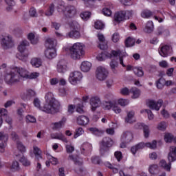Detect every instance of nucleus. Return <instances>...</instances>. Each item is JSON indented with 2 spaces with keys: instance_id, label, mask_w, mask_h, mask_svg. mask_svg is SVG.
I'll return each mask as SVG.
<instances>
[{
  "instance_id": "31",
  "label": "nucleus",
  "mask_w": 176,
  "mask_h": 176,
  "mask_svg": "<svg viewBox=\"0 0 176 176\" xmlns=\"http://www.w3.org/2000/svg\"><path fill=\"white\" fill-rule=\"evenodd\" d=\"M68 160H72L76 166H82V164H83V160L82 159L75 157L72 155H69Z\"/></svg>"
},
{
  "instance_id": "61",
  "label": "nucleus",
  "mask_w": 176,
  "mask_h": 176,
  "mask_svg": "<svg viewBox=\"0 0 176 176\" xmlns=\"http://www.w3.org/2000/svg\"><path fill=\"white\" fill-rule=\"evenodd\" d=\"M91 162L94 164H100L101 163V160L100 157L94 156L91 157Z\"/></svg>"
},
{
  "instance_id": "22",
  "label": "nucleus",
  "mask_w": 176,
  "mask_h": 176,
  "mask_svg": "<svg viewBox=\"0 0 176 176\" xmlns=\"http://www.w3.org/2000/svg\"><path fill=\"white\" fill-rule=\"evenodd\" d=\"M45 56L49 60L54 58V57L57 56V54L56 53V48H47L45 52Z\"/></svg>"
},
{
  "instance_id": "8",
  "label": "nucleus",
  "mask_w": 176,
  "mask_h": 176,
  "mask_svg": "<svg viewBox=\"0 0 176 176\" xmlns=\"http://www.w3.org/2000/svg\"><path fill=\"white\" fill-rule=\"evenodd\" d=\"M96 76L98 80L102 82L103 80H105L107 78H108V71L107 69H105V67L99 66L96 69Z\"/></svg>"
},
{
  "instance_id": "2",
  "label": "nucleus",
  "mask_w": 176,
  "mask_h": 176,
  "mask_svg": "<svg viewBox=\"0 0 176 176\" xmlns=\"http://www.w3.org/2000/svg\"><path fill=\"white\" fill-rule=\"evenodd\" d=\"M29 72L23 67H15L10 72L5 76V81L8 85H12L13 83H19L20 82V78L23 79H28Z\"/></svg>"
},
{
  "instance_id": "51",
  "label": "nucleus",
  "mask_w": 176,
  "mask_h": 176,
  "mask_svg": "<svg viewBox=\"0 0 176 176\" xmlns=\"http://www.w3.org/2000/svg\"><path fill=\"white\" fill-rule=\"evenodd\" d=\"M12 170H14V171H19L20 170V165L19 164V162L14 161L11 166Z\"/></svg>"
},
{
  "instance_id": "36",
  "label": "nucleus",
  "mask_w": 176,
  "mask_h": 176,
  "mask_svg": "<svg viewBox=\"0 0 176 176\" xmlns=\"http://www.w3.org/2000/svg\"><path fill=\"white\" fill-rule=\"evenodd\" d=\"M35 91L32 89H29L28 90L26 97L23 98V100H24V101H28V100L31 99V97H35Z\"/></svg>"
},
{
  "instance_id": "53",
  "label": "nucleus",
  "mask_w": 176,
  "mask_h": 176,
  "mask_svg": "<svg viewBox=\"0 0 176 176\" xmlns=\"http://www.w3.org/2000/svg\"><path fill=\"white\" fill-rule=\"evenodd\" d=\"M16 148L20 151V152H25V146L21 143L20 141H17L16 142Z\"/></svg>"
},
{
  "instance_id": "47",
  "label": "nucleus",
  "mask_w": 176,
  "mask_h": 176,
  "mask_svg": "<svg viewBox=\"0 0 176 176\" xmlns=\"http://www.w3.org/2000/svg\"><path fill=\"white\" fill-rule=\"evenodd\" d=\"M83 133H85V131H83L82 127L77 128L75 131L74 138H78V137L82 135Z\"/></svg>"
},
{
  "instance_id": "11",
  "label": "nucleus",
  "mask_w": 176,
  "mask_h": 176,
  "mask_svg": "<svg viewBox=\"0 0 176 176\" xmlns=\"http://www.w3.org/2000/svg\"><path fill=\"white\" fill-rule=\"evenodd\" d=\"M90 105L91 107V111H96V109H97V108H98L101 105V99H100V97H91L90 99Z\"/></svg>"
},
{
  "instance_id": "58",
  "label": "nucleus",
  "mask_w": 176,
  "mask_h": 176,
  "mask_svg": "<svg viewBox=\"0 0 176 176\" xmlns=\"http://www.w3.org/2000/svg\"><path fill=\"white\" fill-rule=\"evenodd\" d=\"M34 153L36 156V157H42L41 156V154L42 153V151H41V149H39V148L36 147V146H34Z\"/></svg>"
},
{
  "instance_id": "37",
  "label": "nucleus",
  "mask_w": 176,
  "mask_h": 176,
  "mask_svg": "<svg viewBox=\"0 0 176 176\" xmlns=\"http://www.w3.org/2000/svg\"><path fill=\"white\" fill-rule=\"evenodd\" d=\"M157 89H163L166 86V80L164 78H160L156 82Z\"/></svg>"
},
{
  "instance_id": "30",
  "label": "nucleus",
  "mask_w": 176,
  "mask_h": 176,
  "mask_svg": "<svg viewBox=\"0 0 176 176\" xmlns=\"http://www.w3.org/2000/svg\"><path fill=\"white\" fill-rule=\"evenodd\" d=\"M144 31L146 34H152V32H153V22L152 21H149L146 23Z\"/></svg>"
},
{
  "instance_id": "32",
  "label": "nucleus",
  "mask_w": 176,
  "mask_h": 176,
  "mask_svg": "<svg viewBox=\"0 0 176 176\" xmlns=\"http://www.w3.org/2000/svg\"><path fill=\"white\" fill-rule=\"evenodd\" d=\"M164 32H166V35H170V31H168V30H166L162 26H160L157 28L156 35L160 36V35H163Z\"/></svg>"
},
{
  "instance_id": "3",
  "label": "nucleus",
  "mask_w": 176,
  "mask_h": 176,
  "mask_svg": "<svg viewBox=\"0 0 176 176\" xmlns=\"http://www.w3.org/2000/svg\"><path fill=\"white\" fill-rule=\"evenodd\" d=\"M69 53L73 60H79L85 56V47L81 43H76L70 47Z\"/></svg>"
},
{
  "instance_id": "23",
  "label": "nucleus",
  "mask_w": 176,
  "mask_h": 176,
  "mask_svg": "<svg viewBox=\"0 0 176 176\" xmlns=\"http://www.w3.org/2000/svg\"><path fill=\"white\" fill-rule=\"evenodd\" d=\"M66 38L79 39V38H80V32L79 30H71L69 32L66 34Z\"/></svg>"
},
{
  "instance_id": "24",
  "label": "nucleus",
  "mask_w": 176,
  "mask_h": 176,
  "mask_svg": "<svg viewBox=\"0 0 176 176\" xmlns=\"http://www.w3.org/2000/svg\"><path fill=\"white\" fill-rule=\"evenodd\" d=\"M51 138H52V140H60V141H63L66 144L68 143V140H67V138H65V136L63 135V133H52Z\"/></svg>"
},
{
  "instance_id": "55",
  "label": "nucleus",
  "mask_w": 176,
  "mask_h": 176,
  "mask_svg": "<svg viewBox=\"0 0 176 176\" xmlns=\"http://www.w3.org/2000/svg\"><path fill=\"white\" fill-rule=\"evenodd\" d=\"M167 127V124L166 122H161L157 125L158 130H161L162 131L166 130V128Z\"/></svg>"
},
{
  "instance_id": "35",
  "label": "nucleus",
  "mask_w": 176,
  "mask_h": 176,
  "mask_svg": "<svg viewBox=\"0 0 176 176\" xmlns=\"http://www.w3.org/2000/svg\"><path fill=\"white\" fill-rule=\"evenodd\" d=\"M16 58L21 60V61L25 62L28 60V55L27 54H24V52H19L16 54Z\"/></svg>"
},
{
  "instance_id": "5",
  "label": "nucleus",
  "mask_w": 176,
  "mask_h": 176,
  "mask_svg": "<svg viewBox=\"0 0 176 176\" xmlns=\"http://www.w3.org/2000/svg\"><path fill=\"white\" fill-rule=\"evenodd\" d=\"M157 144V142H156V140H153L151 143L148 142L145 144L144 142H140L135 146L131 147V151L132 152L133 155H135L138 151L144 149L145 146H146L147 148H150L151 149H156Z\"/></svg>"
},
{
  "instance_id": "13",
  "label": "nucleus",
  "mask_w": 176,
  "mask_h": 176,
  "mask_svg": "<svg viewBox=\"0 0 176 176\" xmlns=\"http://www.w3.org/2000/svg\"><path fill=\"white\" fill-rule=\"evenodd\" d=\"M135 129L140 130L143 129L145 138H148V137H149V126H148V125H145L144 123L138 122L135 125Z\"/></svg>"
},
{
  "instance_id": "12",
  "label": "nucleus",
  "mask_w": 176,
  "mask_h": 176,
  "mask_svg": "<svg viewBox=\"0 0 176 176\" xmlns=\"http://www.w3.org/2000/svg\"><path fill=\"white\" fill-rule=\"evenodd\" d=\"M163 105V100L159 99L157 102L155 100H150L148 102V107L151 109H155V111H159L162 106Z\"/></svg>"
},
{
  "instance_id": "56",
  "label": "nucleus",
  "mask_w": 176,
  "mask_h": 176,
  "mask_svg": "<svg viewBox=\"0 0 176 176\" xmlns=\"http://www.w3.org/2000/svg\"><path fill=\"white\" fill-rule=\"evenodd\" d=\"M76 112H78V113H85V110H83V102L77 104Z\"/></svg>"
},
{
  "instance_id": "27",
  "label": "nucleus",
  "mask_w": 176,
  "mask_h": 176,
  "mask_svg": "<svg viewBox=\"0 0 176 176\" xmlns=\"http://www.w3.org/2000/svg\"><path fill=\"white\" fill-rule=\"evenodd\" d=\"M81 153L86 155L89 152H91V144L89 143H84L80 147Z\"/></svg>"
},
{
  "instance_id": "6",
  "label": "nucleus",
  "mask_w": 176,
  "mask_h": 176,
  "mask_svg": "<svg viewBox=\"0 0 176 176\" xmlns=\"http://www.w3.org/2000/svg\"><path fill=\"white\" fill-rule=\"evenodd\" d=\"M113 145V140L109 137L103 138L101 141L100 152L101 155H104L108 151V148H111Z\"/></svg>"
},
{
  "instance_id": "26",
  "label": "nucleus",
  "mask_w": 176,
  "mask_h": 176,
  "mask_svg": "<svg viewBox=\"0 0 176 176\" xmlns=\"http://www.w3.org/2000/svg\"><path fill=\"white\" fill-rule=\"evenodd\" d=\"M89 122V118L87 116H80L78 118H77V123L80 126H86V124H88Z\"/></svg>"
},
{
  "instance_id": "7",
  "label": "nucleus",
  "mask_w": 176,
  "mask_h": 176,
  "mask_svg": "<svg viewBox=\"0 0 176 176\" xmlns=\"http://www.w3.org/2000/svg\"><path fill=\"white\" fill-rule=\"evenodd\" d=\"M1 45L5 50L12 49L14 46V40H13V37L10 35L4 36L1 38Z\"/></svg>"
},
{
  "instance_id": "21",
  "label": "nucleus",
  "mask_w": 176,
  "mask_h": 176,
  "mask_svg": "<svg viewBox=\"0 0 176 176\" xmlns=\"http://www.w3.org/2000/svg\"><path fill=\"white\" fill-rule=\"evenodd\" d=\"M45 46L48 49H56V47L57 46V40L47 38L45 40Z\"/></svg>"
},
{
  "instance_id": "60",
  "label": "nucleus",
  "mask_w": 176,
  "mask_h": 176,
  "mask_svg": "<svg viewBox=\"0 0 176 176\" xmlns=\"http://www.w3.org/2000/svg\"><path fill=\"white\" fill-rule=\"evenodd\" d=\"M125 19H130L133 16V10L122 11Z\"/></svg>"
},
{
  "instance_id": "19",
  "label": "nucleus",
  "mask_w": 176,
  "mask_h": 176,
  "mask_svg": "<svg viewBox=\"0 0 176 176\" xmlns=\"http://www.w3.org/2000/svg\"><path fill=\"white\" fill-rule=\"evenodd\" d=\"M121 140L122 142L129 144L133 140V133L129 131L124 132L122 135Z\"/></svg>"
},
{
  "instance_id": "10",
  "label": "nucleus",
  "mask_w": 176,
  "mask_h": 176,
  "mask_svg": "<svg viewBox=\"0 0 176 176\" xmlns=\"http://www.w3.org/2000/svg\"><path fill=\"white\" fill-rule=\"evenodd\" d=\"M63 13L65 17L72 19V17L76 16V8L74 6L69 5L65 8Z\"/></svg>"
},
{
  "instance_id": "34",
  "label": "nucleus",
  "mask_w": 176,
  "mask_h": 176,
  "mask_svg": "<svg viewBox=\"0 0 176 176\" xmlns=\"http://www.w3.org/2000/svg\"><path fill=\"white\" fill-rule=\"evenodd\" d=\"M131 93H132V98H138L141 94V91L138 89V88L133 87L130 90Z\"/></svg>"
},
{
  "instance_id": "28",
  "label": "nucleus",
  "mask_w": 176,
  "mask_h": 176,
  "mask_svg": "<svg viewBox=\"0 0 176 176\" xmlns=\"http://www.w3.org/2000/svg\"><path fill=\"white\" fill-rule=\"evenodd\" d=\"M114 20L115 21H117V23H120V21H124V20H126V18L124 16V13L123 12V11L116 12L114 15Z\"/></svg>"
},
{
  "instance_id": "40",
  "label": "nucleus",
  "mask_w": 176,
  "mask_h": 176,
  "mask_svg": "<svg viewBox=\"0 0 176 176\" xmlns=\"http://www.w3.org/2000/svg\"><path fill=\"white\" fill-rule=\"evenodd\" d=\"M142 17L144 19H149L151 16H153V12L150 10H146L142 12L141 13Z\"/></svg>"
},
{
  "instance_id": "43",
  "label": "nucleus",
  "mask_w": 176,
  "mask_h": 176,
  "mask_svg": "<svg viewBox=\"0 0 176 176\" xmlns=\"http://www.w3.org/2000/svg\"><path fill=\"white\" fill-rule=\"evenodd\" d=\"M133 118H134V111L129 112L126 118H125V122L126 123H133Z\"/></svg>"
},
{
  "instance_id": "48",
  "label": "nucleus",
  "mask_w": 176,
  "mask_h": 176,
  "mask_svg": "<svg viewBox=\"0 0 176 176\" xmlns=\"http://www.w3.org/2000/svg\"><path fill=\"white\" fill-rule=\"evenodd\" d=\"M88 130L95 135H100V134H102V132L100 131L98 129H97L96 127H91V128H89Z\"/></svg>"
},
{
  "instance_id": "29",
  "label": "nucleus",
  "mask_w": 176,
  "mask_h": 176,
  "mask_svg": "<svg viewBox=\"0 0 176 176\" xmlns=\"http://www.w3.org/2000/svg\"><path fill=\"white\" fill-rule=\"evenodd\" d=\"M80 68L82 72H89L91 68V63L88 61H84L82 63Z\"/></svg>"
},
{
  "instance_id": "59",
  "label": "nucleus",
  "mask_w": 176,
  "mask_h": 176,
  "mask_svg": "<svg viewBox=\"0 0 176 176\" xmlns=\"http://www.w3.org/2000/svg\"><path fill=\"white\" fill-rule=\"evenodd\" d=\"M129 100L127 99H120L118 100V104L121 105V107H126V105H129Z\"/></svg>"
},
{
  "instance_id": "15",
  "label": "nucleus",
  "mask_w": 176,
  "mask_h": 176,
  "mask_svg": "<svg viewBox=\"0 0 176 176\" xmlns=\"http://www.w3.org/2000/svg\"><path fill=\"white\" fill-rule=\"evenodd\" d=\"M98 38L100 42L98 47L100 48L101 50H105V49H108V43L106 41L104 35L102 34H98Z\"/></svg>"
},
{
  "instance_id": "63",
  "label": "nucleus",
  "mask_w": 176,
  "mask_h": 176,
  "mask_svg": "<svg viewBox=\"0 0 176 176\" xmlns=\"http://www.w3.org/2000/svg\"><path fill=\"white\" fill-rule=\"evenodd\" d=\"M38 76H39V73L34 72V73H31L30 74L29 73L28 76V79H36Z\"/></svg>"
},
{
  "instance_id": "49",
  "label": "nucleus",
  "mask_w": 176,
  "mask_h": 176,
  "mask_svg": "<svg viewBox=\"0 0 176 176\" xmlns=\"http://www.w3.org/2000/svg\"><path fill=\"white\" fill-rule=\"evenodd\" d=\"M165 142H172L174 141V135L171 133H166L164 135Z\"/></svg>"
},
{
  "instance_id": "14",
  "label": "nucleus",
  "mask_w": 176,
  "mask_h": 176,
  "mask_svg": "<svg viewBox=\"0 0 176 176\" xmlns=\"http://www.w3.org/2000/svg\"><path fill=\"white\" fill-rule=\"evenodd\" d=\"M67 61H65V60L62 59L58 62L56 66L58 72L60 74H64L65 72H67Z\"/></svg>"
},
{
  "instance_id": "45",
  "label": "nucleus",
  "mask_w": 176,
  "mask_h": 176,
  "mask_svg": "<svg viewBox=\"0 0 176 176\" xmlns=\"http://www.w3.org/2000/svg\"><path fill=\"white\" fill-rule=\"evenodd\" d=\"M19 162H21V163H22V164L23 166H25L26 167H28V166L31 165V162H30V160H27V158H25V157H24V156H22L19 159Z\"/></svg>"
},
{
  "instance_id": "39",
  "label": "nucleus",
  "mask_w": 176,
  "mask_h": 176,
  "mask_svg": "<svg viewBox=\"0 0 176 176\" xmlns=\"http://www.w3.org/2000/svg\"><path fill=\"white\" fill-rule=\"evenodd\" d=\"M135 43V39L129 37L126 41H125V45L126 47H131V46H134Z\"/></svg>"
},
{
  "instance_id": "1",
  "label": "nucleus",
  "mask_w": 176,
  "mask_h": 176,
  "mask_svg": "<svg viewBox=\"0 0 176 176\" xmlns=\"http://www.w3.org/2000/svg\"><path fill=\"white\" fill-rule=\"evenodd\" d=\"M45 103L44 106L41 107V100L38 99V98H34V105L40 111H43V112H46V113H57L60 112V109H61V104H60V102L54 98V96L52 93L50 92L45 95Z\"/></svg>"
},
{
  "instance_id": "54",
  "label": "nucleus",
  "mask_w": 176,
  "mask_h": 176,
  "mask_svg": "<svg viewBox=\"0 0 176 176\" xmlns=\"http://www.w3.org/2000/svg\"><path fill=\"white\" fill-rule=\"evenodd\" d=\"M26 122L27 123H36V118L32 116H26Z\"/></svg>"
},
{
  "instance_id": "9",
  "label": "nucleus",
  "mask_w": 176,
  "mask_h": 176,
  "mask_svg": "<svg viewBox=\"0 0 176 176\" xmlns=\"http://www.w3.org/2000/svg\"><path fill=\"white\" fill-rule=\"evenodd\" d=\"M82 78H83V76L80 72H73L69 74V82L72 85H78V82H80Z\"/></svg>"
},
{
  "instance_id": "50",
  "label": "nucleus",
  "mask_w": 176,
  "mask_h": 176,
  "mask_svg": "<svg viewBox=\"0 0 176 176\" xmlns=\"http://www.w3.org/2000/svg\"><path fill=\"white\" fill-rule=\"evenodd\" d=\"M105 25L101 21H97L95 22V28L96 30H103Z\"/></svg>"
},
{
  "instance_id": "4",
  "label": "nucleus",
  "mask_w": 176,
  "mask_h": 176,
  "mask_svg": "<svg viewBox=\"0 0 176 176\" xmlns=\"http://www.w3.org/2000/svg\"><path fill=\"white\" fill-rule=\"evenodd\" d=\"M168 163L164 160H162L160 162V166L164 168L166 171H170L171 170V162H175L176 160V147L171 146L170 148V152L168 155Z\"/></svg>"
},
{
  "instance_id": "42",
  "label": "nucleus",
  "mask_w": 176,
  "mask_h": 176,
  "mask_svg": "<svg viewBox=\"0 0 176 176\" xmlns=\"http://www.w3.org/2000/svg\"><path fill=\"white\" fill-rule=\"evenodd\" d=\"M54 13V4L52 3L49 6L47 10L45 12V16H53Z\"/></svg>"
},
{
  "instance_id": "38",
  "label": "nucleus",
  "mask_w": 176,
  "mask_h": 176,
  "mask_svg": "<svg viewBox=\"0 0 176 176\" xmlns=\"http://www.w3.org/2000/svg\"><path fill=\"white\" fill-rule=\"evenodd\" d=\"M8 140H9V135L5 132H0V141L4 144H6Z\"/></svg>"
},
{
  "instance_id": "33",
  "label": "nucleus",
  "mask_w": 176,
  "mask_h": 176,
  "mask_svg": "<svg viewBox=\"0 0 176 176\" xmlns=\"http://www.w3.org/2000/svg\"><path fill=\"white\" fill-rule=\"evenodd\" d=\"M31 64L33 67H35L36 68H39V67L42 65V60H41V58H33L31 60Z\"/></svg>"
},
{
  "instance_id": "44",
  "label": "nucleus",
  "mask_w": 176,
  "mask_h": 176,
  "mask_svg": "<svg viewBox=\"0 0 176 176\" xmlns=\"http://www.w3.org/2000/svg\"><path fill=\"white\" fill-rule=\"evenodd\" d=\"M118 65H119V63L115 60H113L110 62V67H111V69H112V72H113V74H116V68H118Z\"/></svg>"
},
{
  "instance_id": "46",
  "label": "nucleus",
  "mask_w": 176,
  "mask_h": 176,
  "mask_svg": "<svg viewBox=\"0 0 176 176\" xmlns=\"http://www.w3.org/2000/svg\"><path fill=\"white\" fill-rule=\"evenodd\" d=\"M90 16H91V13L90 12H84L80 14V17L85 21H87L89 19H90Z\"/></svg>"
},
{
  "instance_id": "25",
  "label": "nucleus",
  "mask_w": 176,
  "mask_h": 176,
  "mask_svg": "<svg viewBox=\"0 0 176 176\" xmlns=\"http://www.w3.org/2000/svg\"><path fill=\"white\" fill-rule=\"evenodd\" d=\"M27 46H30V43L28 41L23 40L21 41L18 46L19 53H24V52H25V49H27Z\"/></svg>"
},
{
  "instance_id": "18",
  "label": "nucleus",
  "mask_w": 176,
  "mask_h": 176,
  "mask_svg": "<svg viewBox=\"0 0 176 176\" xmlns=\"http://www.w3.org/2000/svg\"><path fill=\"white\" fill-rule=\"evenodd\" d=\"M111 54L114 56V57L118 56L120 58V64H121L122 67H126L125 64L123 63V57H126V53L118 50L117 51H112Z\"/></svg>"
},
{
  "instance_id": "52",
  "label": "nucleus",
  "mask_w": 176,
  "mask_h": 176,
  "mask_svg": "<svg viewBox=\"0 0 176 176\" xmlns=\"http://www.w3.org/2000/svg\"><path fill=\"white\" fill-rule=\"evenodd\" d=\"M72 31H79L80 30V25L76 21H73L72 23Z\"/></svg>"
},
{
  "instance_id": "41",
  "label": "nucleus",
  "mask_w": 176,
  "mask_h": 176,
  "mask_svg": "<svg viewBox=\"0 0 176 176\" xmlns=\"http://www.w3.org/2000/svg\"><path fill=\"white\" fill-rule=\"evenodd\" d=\"M28 39L30 41L32 45H36L38 43V39L35 38V34H34L33 33H30L28 35Z\"/></svg>"
},
{
  "instance_id": "17",
  "label": "nucleus",
  "mask_w": 176,
  "mask_h": 176,
  "mask_svg": "<svg viewBox=\"0 0 176 176\" xmlns=\"http://www.w3.org/2000/svg\"><path fill=\"white\" fill-rule=\"evenodd\" d=\"M133 70L135 75L141 78L144 76V70H142V67H133L131 65H128L126 67V71H131Z\"/></svg>"
},
{
  "instance_id": "16",
  "label": "nucleus",
  "mask_w": 176,
  "mask_h": 176,
  "mask_svg": "<svg viewBox=\"0 0 176 176\" xmlns=\"http://www.w3.org/2000/svg\"><path fill=\"white\" fill-rule=\"evenodd\" d=\"M173 48L170 45H164L161 47L160 50L159 51V54L162 57H167L168 54H171V50Z\"/></svg>"
},
{
  "instance_id": "20",
  "label": "nucleus",
  "mask_w": 176,
  "mask_h": 176,
  "mask_svg": "<svg viewBox=\"0 0 176 176\" xmlns=\"http://www.w3.org/2000/svg\"><path fill=\"white\" fill-rule=\"evenodd\" d=\"M65 122H67V118H63L61 120L58 122H52L51 127L52 130H60V129L65 124Z\"/></svg>"
},
{
  "instance_id": "57",
  "label": "nucleus",
  "mask_w": 176,
  "mask_h": 176,
  "mask_svg": "<svg viewBox=\"0 0 176 176\" xmlns=\"http://www.w3.org/2000/svg\"><path fill=\"white\" fill-rule=\"evenodd\" d=\"M106 57H107V53L102 52L101 54H99L96 56V58H97V60H98V61H104V60H105Z\"/></svg>"
},
{
  "instance_id": "64",
  "label": "nucleus",
  "mask_w": 176,
  "mask_h": 176,
  "mask_svg": "<svg viewBox=\"0 0 176 176\" xmlns=\"http://www.w3.org/2000/svg\"><path fill=\"white\" fill-rule=\"evenodd\" d=\"M113 103H112V102H106L104 103V109H107V110H109L111 109V108H113Z\"/></svg>"
},
{
  "instance_id": "62",
  "label": "nucleus",
  "mask_w": 176,
  "mask_h": 176,
  "mask_svg": "<svg viewBox=\"0 0 176 176\" xmlns=\"http://www.w3.org/2000/svg\"><path fill=\"white\" fill-rule=\"evenodd\" d=\"M11 138L12 140V141H15L17 142V141H20L19 138V135H17V133L14 131H12L11 133Z\"/></svg>"
}]
</instances>
